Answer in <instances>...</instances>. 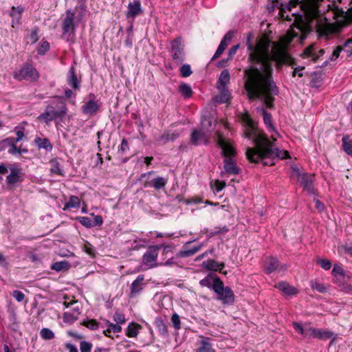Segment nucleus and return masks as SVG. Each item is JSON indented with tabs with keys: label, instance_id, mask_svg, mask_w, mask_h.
Instances as JSON below:
<instances>
[{
	"label": "nucleus",
	"instance_id": "1",
	"mask_svg": "<svg viewBox=\"0 0 352 352\" xmlns=\"http://www.w3.org/2000/svg\"><path fill=\"white\" fill-rule=\"evenodd\" d=\"M279 9L282 19L293 21L294 27L285 36L277 42L263 36L255 46L251 43V34L247 41L249 60L258 63L259 67H251L245 70V89L250 100L261 99L268 108L273 107L274 97L278 93L272 76V60L277 67L283 65L294 66L287 47L294 38L299 37L302 42L312 28H316L320 35L329 36L338 33L343 25L342 20L333 21L343 12L328 1L290 0L287 3H281Z\"/></svg>",
	"mask_w": 352,
	"mask_h": 352
},
{
	"label": "nucleus",
	"instance_id": "2",
	"mask_svg": "<svg viewBox=\"0 0 352 352\" xmlns=\"http://www.w3.org/2000/svg\"><path fill=\"white\" fill-rule=\"evenodd\" d=\"M241 120L244 126V135L249 140H252L255 148H248L246 157L251 162H262L265 166H272L278 160L286 159L289 156L287 151L279 150L274 147L263 132L258 131L249 114L241 113Z\"/></svg>",
	"mask_w": 352,
	"mask_h": 352
},
{
	"label": "nucleus",
	"instance_id": "3",
	"mask_svg": "<svg viewBox=\"0 0 352 352\" xmlns=\"http://www.w3.org/2000/svg\"><path fill=\"white\" fill-rule=\"evenodd\" d=\"M217 144L222 150V153L226 158L224 160V170L229 175H237L239 169L236 162L231 157L234 156L236 152L230 142L225 139L221 135L218 134Z\"/></svg>",
	"mask_w": 352,
	"mask_h": 352
},
{
	"label": "nucleus",
	"instance_id": "4",
	"mask_svg": "<svg viewBox=\"0 0 352 352\" xmlns=\"http://www.w3.org/2000/svg\"><path fill=\"white\" fill-rule=\"evenodd\" d=\"M75 19V13L71 10H68L66 11L65 16L62 20V36L67 41H74V40L76 28L77 25Z\"/></svg>",
	"mask_w": 352,
	"mask_h": 352
},
{
	"label": "nucleus",
	"instance_id": "5",
	"mask_svg": "<svg viewBox=\"0 0 352 352\" xmlns=\"http://www.w3.org/2000/svg\"><path fill=\"white\" fill-rule=\"evenodd\" d=\"M60 102L61 103L60 107L58 109H55L52 105L47 106L45 111L38 116L39 120H43L46 123L57 119L63 118L67 113V107L63 99L60 97H57Z\"/></svg>",
	"mask_w": 352,
	"mask_h": 352
},
{
	"label": "nucleus",
	"instance_id": "6",
	"mask_svg": "<svg viewBox=\"0 0 352 352\" xmlns=\"http://www.w3.org/2000/svg\"><path fill=\"white\" fill-rule=\"evenodd\" d=\"M13 77L17 80H25L33 81L38 79V74L34 67L26 65L19 70L14 72Z\"/></svg>",
	"mask_w": 352,
	"mask_h": 352
},
{
	"label": "nucleus",
	"instance_id": "7",
	"mask_svg": "<svg viewBox=\"0 0 352 352\" xmlns=\"http://www.w3.org/2000/svg\"><path fill=\"white\" fill-rule=\"evenodd\" d=\"M170 54L173 62L177 65L181 64L184 60L182 39L177 37L170 43Z\"/></svg>",
	"mask_w": 352,
	"mask_h": 352
},
{
	"label": "nucleus",
	"instance_id": "8",
	"mask_svg": "<svg viewBox=\"0 0 352 352\" xmlns=\"http://www.w3.org/2000/svg\"><path fill=\"white\" fill-rule=\"evenodd\" d=\"M163 245H153L148 248L144 253L142 258V262L148 269L154 268L158 266L157 260L158 257V251Z\"/></svg>",
	"mask_w": 352,
	"mask_h": 352
},
{
	"label": "nucleus",
	"instance_id": "9",
	"mask_svg": "<svg viewBox=\"0 0 352 352\" xmlns=\"http://www.w3.org/2000/svg\"><path fill=\"white\" fill-rule=\"evenodd\" d=\"M324 53V50L319 49L316 45L312 44L304 50L302 56L311 58L312 61L316 62Z\"/></svg>",
	"mask_w": 352,
	"mask_h": 352
},
{
	"label": "nucleus",
	"instance_id": "10",
	"mask_svg": "<svg viewBox=\"0 0 352 352\" xmlns=\"http://www.w3.org/2000/svg\"><path fill=\"white\" fill-rule=\"evenodd\" d=\"M346 18H347L349 21H352V16H350L349 14V12H346V16H345ZM352 44V38H350V39H348L344 45V47H342V46H338L333 52L332 54H331V56L330 58V60H335L336 59H337L340 55V53L342 52V51H344L346 52L347 55L348 56H350V55H352V49H347V47H349V45Z\"/></svg>",
	"mask_w": 352,
	"mask_h": 352
},
{
	"label": "nucleus",
	"instance_id": "11",
	"mask_svg": "<svg viewBox=\"0 0 352 352\" xmlns=\"http://www.w3.org/2000/svg\"><path fill=\"white\" fill-rule=\"evenodd\" d=\"M6 180L10 185L21 182L23 180L22 169L17 166L11 168L10 173L7 176Z\"/></svg>",
	"mask_w": 352,
	"mask_h": 352
},
{
	"label": "nucleus",
	"instance_id": "12",
	"mask_svg": "<svg viewBox=\"0 0 352 352\" xmlns=\"http://www.w3.org/2000/svg\"><path fill=\"white\" fill-rule=\"evenodd\" d=\"M95 96L94 94L89 95V100L87 101L82 107V111L84 114L87 115L89 116H91L95 114L98 109L99 104L97 101L95 100Z\"/></svg>",
	"mask_w": 352,
	"mask_h": 352
},
{
	"label": "nucleus",
	"instance_id": "13",
	"mask_svg": "<svg viewBox=\"0 0 352 352\" xmlns=\"http://www.w3.org/2000/svg\"><path fill=\"white\" fill-rule=\"evenodd\" d=\"M286 269V265L280 266L278 261L274 257H270L265 260L264 270L267 274H271L276 270L284 271Z\"/></svg>",
	"mask_w": 352,
	"mask_h": 352
},
{
	"label": "nucleus",
	"instance_id": "14",
	"mask_svg": "<svg viewBox=\"0 0 352 352\" xmlns=\"http://www.w3.org/2000/svg\"><path fill=\"white\" fill-rule=\"evenodd\" d=\"M209 137L207 133L203 130L200 129H195L192 131L191 137H190V142L193 145H198L201 143L206 144L208 142Z\"/></svg>",
	"mask_w": 352,
	"mask_h": 352
},
{
	"label": "nucleus",
	"instance_id": "15",
	"mask_svg": "<svg viewBox=\"0 0 352 352\" xmlns=\"http://www.w3.org/2000/svg\"><path fill=\"white\" fill-rule=\"evenodd\" d=\"M141 2L140 0H133L129 3L128 10L126 13L127 19H134L138 14L142 13Z\"/></svg>",
	"mask_w": 352,
	"mask_h": 352
},
{
	"label": "nucleus",
	"instance_id": "16",
	"mask_svg": "<svg viewBox=\"0 0 352 352\" xmlns=\"http://www.w3.org/2000/svg\"><path fill=\"white\" fill-rule=\"evenodd\" d=\"M144 276L141 274L139 275L136 279L131 283L130 287V297H135L140 293L143 289Z\"/></svg>",
	"mask_w": 352,
	"mask_h": 352
},
{
	"label": "nucleus",
	"instance_id": "17",
	"mask_svg": "<svg viewBox=\"0 0 352 352\" xmlns=\"http://www.w3.org/2000/svg\"><path fill=\"white\" fill-rule=\"evenodd\" d=\"M217 124V120L211 116H206L202 118L201 122V129L207 132L212 131Z\"/></svg>",
	"mask_w": 352,
	"mask_h": 352
},
{
	"label": "nucleus",
	"instance_id": "18",
	"mask_svg": "<svg viewBox=\"0 0 352 352\" xmlns=\"http://www.w3.org/2000/svg\"><path fill=\"white\" fill-rule=\"evenodd\" d=\"M233 37V33L232 32H228L223 38L221 40L215 54H214L212 59L217 58L219 57L223 51L226 50L227 46L229 44V42L231 41V39Z\"/></svg>",
	"mask_w": 352,
	"mask_h": 352
},
{
	"label": "nucleus",
	"instance_id": "19",
	"mask_svg": "<svg viewBox=\"0 0 352 352\" xmlns=\"http://www.w3.org/2000/svg\"><path fill=\"white\" fill-rule=\"evenodd\" d=\"M81 314L80 307L77 305L73 307L71 311L63 314V321L67 323H72L76 321Z\"/></svg>",
	"mask_w": 352,
	"mask_h": 352
},
{
	"label": "nucleus",
	"instance_id": "20",
	"mask_svg": "<svg viewBox=\"0 0 352 352\" xmlns=\"http://www.w3.org/2000/svg\"><path fill=\"white\" fill-rule=\"evenodd\" d=\"M217 298L221 300L223 304H231L234 301V295L229 287H226L224 290L218 294Z\"/></svg>",
	"mask_w": 352,
	"mask_h": 352
},
{
	"label": "nucleus",
	"instance_id": "21",
	"mask_svg": "<svg viewBox=\"0 0 352 352\" xmlns=\"http://www.w3.org/2000/svg\"><path fill=\"white\" fill-rule=\"evenodd\" d=\"M202 267L214 272H221L222 270L225 267V264L223 263H217L213 259H208L206 261H204L201 264Z\"/></svg>",
	"mask_w": 352,
	"mask_h": 352
},
{
	"label": "nucleus",
	"instance_id": "22",
	"mask_svg": "<svg viewBox=\"0 0 352 352\" xmlns=\"http://www.w3.org/2000/svg\"><path fill=\"white\" fill-rule=\"evenodd\" d=\"M313 177L306 173H298V180L303 186L304 188L309 192L313 190L312 181Z\"/></svg>",
	"mask_w": 352,
	"mask_h": 352
},
{
	"label": "nucleus",
	"instance_id": "23",
	"mask_svg": "<svg viewBox=\"0 0 352 352\" xmlns=\"http://www.w3.org/2000/svg\"><path fill=\"white\" fill-rule=\"evenodd\" d=\"M67 82V84L74 89H78L80 88V81L77 78V76L73 67H72L68 72Z\"/></svg>",
	"mask_w": 352,
	"mask_h": 352
},
{
	"label": "nucleus",
	"instance_id": "24",
	"mask_svg": "<svg viewBox=\"0 0 352 352\" xmlns=\"http://www.w3.org/2000/svg\"><path fill=\"white\" fill-rule=\"evenodd\" d=\"M23 11V8L18 6L14 7L12 6L11 8V11L10 13V16L12 17V27L15 28L20 23V19L21 17V14Z\"/></svg>",
	"mask_w": 352,
	"mask_h": 352
},
{
	"label": "nucleus",
	"instance_id": "25",
	"mask_svg": "<svg viewBox=\"0 0 352 352\" xmlns=\"http://www.w3.org/2000/svg\"><path fill=\"white\" fill-rule=\"evenodd\" d=\"M195 352H215V351L212 347L210 339L209 338H203L200 340L199 346L195 350Z\"/></svg>",
	"mask_w": 352,
	"mask_h": 352
},
{
	"label": "nucleus",
	"instance_id": "26",
	"mask_svg": "<svg viewBox=\"0 0 352 352\" xmlns=\"http://www.w3.org/2000/svg\"><path fill=\"white\" fill-rule=\"evenodd\" d=\"M276 287L287 296L295 295L298 293V290L296 288L289 285L288 283L285 282L278 283L276 285Z\"/></svg>",
	"mask_w": 352,
	"mask_h": 352
},
{
	"label": "nucleus",
	"instance_id": "27",
	"mask_svg": "<svg viewBox=\"0 0 352 352\" xmlns=\"http://www.w3.org/2000/svg\"><path fill=\"white\" fill-rule=\"evenodd\" d=\"M142 327L138 323L131 322L126 330V336L129 338H135Z\"/></svg>",
	"mask_w": 352,
	"mask_h": 352
},
{
	"label": "nucleus",
	"instance_id": "28",
	"mask_svg": "<svg viewBox=\"0 0 352 352\" xmlns=\"http://www.w3.org/2000/svg\"><path fill=\"white\" fill-rule=\"evenodd\" d=\"M220 94L215 96L214 101L217 103H226L230 100V94L227 88H218Z\"/></svg>",
	"mask_w": 352,
	"mask_h": 352
},
{
	"label": "nucleus",
	"instance_id": "29",
	"mask_svg": "<svg viewBox=\"0 0 352 352\" xmlns=\"http://www.w3.org/2000/svg\"><path fill=\"white\" fill-rule=\"evenodd\" d=\"M230 79L229 72L227 69L223 70L219 78L217 88H227L226 85L229 83Z\"/></svg>",
	"mask_w": 352,
	"mask_h": 352
},
{
	"label": "nucleus",
	"instance_id": "30",
	"mask_svg": "<svg viewBox=\"0 0 352 352\" xmlns=\"http://www.w3.org/2000/svg\"><path fill=\"white\" fill-rule=\"evenodd\" d=\"M34 142L39 148H44L47 151H51L52 149V145L47 138L36 137L34 140Z\"/></svg>",
	"mask_w": 352,
	"mask_h": 352
},
{
	"label": "nucleus",
	"instance_id": "31",
	"mask_svg": "<svg viewBox=\"0 0 352 352\" xmlns=\"http://www.w3.org/2000/svg\"><path fill=\"white\" fill-rule=\"evenodd\" d=\"M80 199L74 195H72L69 198V201L65 204L63 210H68L71 208H77L80 206Z\"/></svg>",
	"mask_w": 352,
	"mask_h": 352
},
{
	"label": "nucleus",
	"instance_id": "32",
	"mask_svg": "<svg viewBox=\"0 0 352 352\" xmlns=\"http://www.w3.org/2000/svg\"><path fill=\"white\" fill-rule=\"evenodd\" d=\"M70 267V264L66 261H61L54 263L51 265V269L56 272L66 271Z\"/></svg>",
	"mask_w": 352,
	"mask_h": 352
},
{
	"label": "nucleus",
	"instance_id": "33",
	"mask_svg": "<svg viewBox=\"0 0 352 352\" xmlns=\"http://www.w3.org/2000/svg\"><path fill=\"white\" fill-rule=\"evenodd\" d=\"M331 338H333V340L335 339V334L333 332L323 329H317L316 338L320 340H327Z\"/></svg>",
	"mask_w": 352,
	"mask_h": 352
},
{
	"label": "nucleus",
	"instance_id": "34",
	"mask_svg": "<svg viewBox=\"0 0 352 352\" xmlns=\"http://www.w3.org/2000/svg\"><path fill=\"white\" fill-rule=\"evenodd\" d=\"M155 325L162 336H166L168 335L167 326L161 318L155 319Z\"/></svg>",
	"mask_w": 352,
	"mask_h": 352
},
{
	"label": "nucleus",
	"instance_id": "35",
	"mask_svg": "<svg viewBox=\"0 0 352 352\" xmlns=\"http://www.w3.org/2000/svg\"><path fill=\"white\" fill-rule=\"evenodd\" d=\"M203 245L202 244H199L196 246H194L192 247V248L189 249V250H184V251H181L179 252L178 255L180 256V257H188V256H190L193 254H195V253H197V252H199L201 248H202Z\"/></svg>",
	"mask_w": 352,
	"mask_h": 352
},
{
	"label": "nucleus",
	"instance_id": "36",
	"mask_svg": "<svg viewBox=\"0 0 352 352\" xmlns=\"http://www.w3.org/2000/svg\"><path fill=\"white\" fill-rule=\"evenodd\" d=\"M263 116V121L265 124L268 128L270 131H274L275 133H277L274 130V126L272 123L271 114L268 113L265 110L262 109Z\"/></svg>",
	"mask_w": 352,
	"mask_h": 352
},
{
	"label": "nucleus",
	"instance_id": "37",
	"mask_svg": "<svg viewBox=\"0 0 352 352\" xmlns=\"http://www.w3.org/2000/svg\"><path fill=\"white\" fill-rule=\"evenodd\" d=\"M342 146L344 151L348 155L352 156V142L349 136L346 135L342 138Z\"/></svg>",
	"mask_w": 352,
	"mask_h": 352
},
{
	"label": "nucleus",
	"instance_id": "38",
	"mask_svg": "<svg viewBox=\"0 0 352 352\" xmlns=\"http://www.w3.org/2000/svg\"><path fill=\"white\" fill-rule=\"evenodd\" d=\"M212 287L217 295L223 292V290H224L226 288L223 286V282L217 277H214Z\"/></svg>",
	"mask_w": 352,
	"mask_h": 352
},
{
	"label": "nucleus",
	"instance_id": "39",
	"mask_svg": "<svg viewBox=\"0 0 352 352\" xmlns=\"http://www.w3.org/2000/svg\"><path fill=\"white\" fill-rule=\"evenodd\" d=\"M179 90L181 92L182 95L186 98L191 97L192 94L191 87L185 83L179 85Z\"/></svg>",
	"mask_w": 352,
	"mask_h": 352
},
{
	"label": "nucleus",
	"instance_id": "40",
	"mask_svg": "<svg viewBox=\"0 0 352 352\" xmlns=\"http://www.w3.org/2000/svg\"><path fill=\"white\" fill-rule=\"evenodd\" d=\"M108 329L104 331V333L107 336H109L108 335L109 333L113 331V333H120L122 331V327L119 325V324H113L107 321Z\"/></svg>",
	"mask_w": 352,
	"mask_h": 352
},
{
	"label": "nucleus",
	"instance_id": "41",
	"mask_svg": "<svg viewBox=\"0 0 352 352\" xmlns=\"http://www.w3.org/2000/svg\"><path fill=\"white\" fill-rule=\"evenodd\" d=\"M167 184V179L162 177L154 178L153 188L156 190L164 188Z\"/></svg>",
	"mask_w": 352,
	"mask_h": 352
},
{
	"label": "nucleus",
	"instance_id": "42",
	"mask_svg": "<svg viewBox=\"0 0 352 352\" xmlns=\"http://www.w3.org/2000/svg\"><path fill=\"white\" fill-rule=\"evenodd\" d=\"M50 171L53 174H56L57 175L63 176L64 173L63 170L61 169L60 164L57 161H53L51 163V168Z\"/></svg>",
	"mask_w": 352,
	"mask_h": 352
},
{
	"label": "nucleus",
	"instance_id": "43",
	"mask_svg": "<svg viewBox=\"0 0 352 352\" xmlns=\"http://www.w3.org/2000/svg\"><path fill=\"white\" fill-rule=\"evenodd\" d=\"M41 337L43 340H52L54 338V333L47 328H43L40 332Z\"/></svg>",
	"mask_w": 352,
	"mask_h": 352
},
{
	"label": "nucleus",
	"instance_id": "44",
	"mask_svg": "<svg viewBox=\"0 0 352 352\" xmlns=\"http://www.w3.org/2000/svg\"><path fill=\"white\" fill-rule=\"evenodd\" d=\"M214 278L212 275H208L204 279L199 281V284L201 287H207L210 288L212 286V283Z\"/></svg>",
	"mask_w": 352,
	"mask_h": 352
},
{
	"label": "nucleus",
	"instance_id": "45",
	"mask_svg": "<svg viewBox=\"0 0 352 352\" xmlns=\"http://www.w3.org/2000/svg\"><path fill=\"white\" fill-rule=\"evenodd\" d=\"M76 220L86 228H89L94 227L93 221L89 217H76Z\"/></svg>",
	"mask_w": 352,
	"mask_h": 352
},
{
	"label": "nucleus",
	"instance_id": "46",
	"mask_svg": "<svg viewBox=\"0 0 352 352\" xmlns=\"http://www.w3.org/2000/svg\"><path fill=\"white\" fill-rule=\"evenodd\" d=\"M316 263L320 265V267L324 270H329L331 267V263L328 259L318 258L316 260Z\"/></svg>",
	"mask_w": 352,
	"mask_h": 352
},
{
	"label": "nucleus",
	"instance_id": "47",
	"mask_svg": "<svg viewBox=\"0 0 352 352\" xmlns=\"http://www.w3.org/2000/svg\"><path fill=\"white\" fill-rule=\"evenodd\" d=\"M82 324L92 330H95L98 328V322L94 319L84 320L82 322Z\"/></svg>",
	"mask_w": 352,
	"mask_h": 352
},
{
	"label": "nucleus",
	"instance_id": "48",
	"mask_svg": "<svg viewBox=\"0 0 352 352\" xmlns=\"http://www.w3.org/2000/svg\"><path fill=\"white\" fill-rule=\"evenodd\" d=\"M311 286L313 289H316L320 293H324L327 292L326 287L318 281H311Z\"/></svg>",
	"mask_w": 352,
	"mask_h": 352
},
{
	"label": "nucleus",
	"instance_id": "49",
	"mask_svg": "<svg viewBox=\"0 0 352 352\" xmlns=\"http://www.w3.org/2000/svg\"><path fill=\"white\" fill-rule=\"evenodd\" d=\"M92 349V344L87 341H81L80 342V352H91Z\"/></svg>",
	"mask_w": 352,
	"mask_h": 352
},
{
	"label": "nucleus",
	"instance_id": "50",
	"mask_svg": "<svg viewBox=\"0 0 352 352\" xmlns=\"http://www.w3.org/2000/svg\"><path fill=\"white\" fill-rule=\"evenodd\" d=\"M316 331H317V329H315L310 326H307L304 338H316Z\"/></svg>",
	"mask_w": 352,
	"mask_h": 352
},
{
	"label": "nucleus",
	"instance_id": "51",
	"mask_svg": "<svg viewBox=\"0 0 352 352\" xmlns=\"http://www.w3.org/2000/svg\"><path fill=\"white\" fill-rule=\"evenodd\" d=\"M50 49V43L47 41H43L37 49L38 54L43 55Z\"/></svg>",
	"mask_w": 352,
	"mask_h": 352
},
{
	"label": "nucleus",
	"instance_id": "52",
	"mask_svg": "<svg viewBox=\"0 0 352 352\" xmlns=\"http://www.w3.org/2000/svg\"><path fill=\"white\" fill-rule=\"evenodd\" d=\"M180 73H181V76L184 78L190 76L192 74L190 66L187 64L183 65L180 67Z\"/></svg>",
	"mask_w": 352,
	"mask_h": 352
},
{
	"label": "nucleus",
	"instance_id": "53",
	"mask_svg": "<svg viewBox=\"0 0 352 352\" xmlns=\"http://www.w3.org/2000/svg\"><path fill=\"white\" fill-rule=\"evenodd\" d=\"M129 150L128 142L126 139H122L118 152L120 155L125 154Z\"/></svg>",
	"mask_w": 352,
	"mask_h": 352
},
{
	"label": "nucleus",
	"instance_id": "54",
	"mask_svg": "<svg viewBox=\"0 0 352 352\" xmlns=\"http://www.w3.org/2000/svg\"><path fill=\"white\" fill-rule=\"evenodd\" d=\"M171 322L175 329H179L181 328L180 318L178 314H173L171 317Z\"/></svg>",
	"mask_w": 352,
	"mask_h": 352
},
{
	"label": "nucleus",
	"instance_id": "55",
	"mask_svg": "<svg viewBox=\"0 0 352 352\" xmlns=\"http://www.w3.org/2000/svg\"><path fill=\"white\" fill-rule=\"evenodd\" d=\"M114 321L118 324H123L125 322V316L121 312H116L113 316Z\"/></svg>",
	"mask_w": 352,
	"mask_h": 352
},
{
	"label": "nucleus",
	"instance_id": "56",
	"mask_svg": "<svg viewBox=\"0 0 352 352\" xmlns=\"http://www.w3.org/2000/svg\"><path fill=\"white\" fill-rule=\"evenodd\" d=\"M83 250L90 256H95V249L89 243H87L86 244H85Z\"/></svg>",
	"mask_w": 352,
	"mask_h": 352
},
{
	"label": "nucleus",
	"instance_id": "57",
	"mask_svg": "<svg viewBox=\"0 0 352 352\" xmlns=\"http://www.w3.org/2000/svg\"><path fill=\"white\" fill-rule=\"evenodd\" d=\"M293 327L296 331L298 332L304 337L307 327H303L301 324L298 322H294Z\"/></svg>",
	"mask_w": 352,
	"mask_h": 352
},
{
	"label": "nucleus",
	"instance_id": "58",
	"mask_svg": "<svg viewBox=\"0 0 352 352\" xmlns=\"http://www.w3.org/2000/svg\"><path fill=\"white\" fill-rule=\"evenodd\" d=\"M332 274L334 276H336L337 275L344 276V271L341 266L338 264H335L332 270Z\"/></svg>",
	"mask_w": 352,
	"mask_h": 352
},
{
	"label": "nucleus",
	"instance_id": "59",
	"mask_svg": "<svg viewBox=\"0 0 352 352\" xmlns=\"http://www.w3.org/2000/svg\"><path fill=\"white\" fill-rule=\"evenodd\" d=\"M154 173L153 171H149L141 175L140 180L142 182L144 185V182H149L151 179L150 176Z\"/></svg>",
	"mask_w": 352,
	"mask_h": 352
},
{
	"label": "nucleus",
	"instance_id": "60",
	"mask_svg": "<svg viewBox=\"0 0 352 352\" xmlns=\"http://www.w3.org/2000/svg\"><path fill=\"white\" fill-rule=\"evenodd\" d=\"M12 296L18 302L23 301L25 298L24 294L19 290H14L12 293Z\"/></svg>",
	"mask_w": 352,
	"mask_h": 352
},
{
	"label": "nucleus",
	"instance_id": "61",
	"mask_svg": "<svg viewBox=\"0 0 352 352\" xmlns=\"http://www.w3.org/2000/svg\"><path fill=\"white\" fill-rule=\"evenodd\" d=\"M303 69H304V67H295L292 72V76L295 77L296 75H298L299 77L302 76V71Z\"/></svg>",
	"mask_w": 352,
	"mask_h": 352
},
{
	"label": "nucleus",
	"instance_id": "62",
	"mask_svg": "<svg viewBox=\"0 0 352 352\" xmlns=\"http://www.w3.org/2000/svg\"><path fill=\"white\" fill-rule=\"evenodd\" d=\"M170 138H171V136H170V132L168 131L167 133H165L164 134H163L161 137H160V140L162 141V142L165 143L166 142H168V141H171L170 140Z\"/></svg>",
	"mask_w": 352,
	"mask_h": 352
},
{
	"label": "nucleus",
	"instance_id": "63",
	"mask_svg": "<svg viewBox=\"0 0 352 352\" xmlns=\"http://www.w3.org/2000/svg\"><path fill=\"white\" fill-rule=\"evenodd\" d=\"M239 48V45H236L232 46L228 51V56L230 58H232V56L236 54V51Z\"/></svg>",
	"mask_w": 352,
	"mask_h": 352
},
{
	"label": "nucleus",
	"instance_id": "64",
	"mask_svg": "<svg viewBox=\"0 0 352 352\" xmlns=\"http://www.w3.org/2000/svg\"><path fill=\"white\" fill-rule=\"evenodd\" d=\"M225 186H226V183L224 182L217 181L215 182V188H216V190L217 192H219L221 190H223Z\"/></svg>",
	"mask_w": 352,
	"mask_h": 352
}]
</instances>
